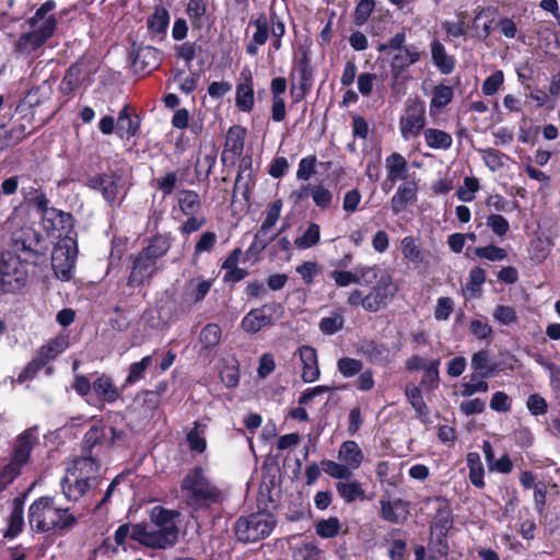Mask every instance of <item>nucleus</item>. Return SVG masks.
<instances>
[{
    "mask_svg": "<svg viewBox=\"0 0 560 560\" xmlns=\"http://www.w3.org/2000/svg\"><path fill=\"white\" fill-rule=\"evenodd\" d=\"M324 555L323 550L312 541L303 542L300 547H295L292 552L293 560H315Z\"/></svg>",
    "mask_w": 560,
    "mask_h": 560,
    "instance_id": "nucleus-64",
    "label": "nucleus"
},
{
    "mask_svg": "<svg viewBox=\"0 0 560 560\" xmlns=\"http://www.w3.org/2000/svg\"><path fill=\"white\" fill-rule=\"evenodd\" d=\"M84 185L89 189L100 192L108 206H120L124 198L119 197L122 189V178L116 171L90 175L86 177Z\"/></svg>",
    "mask_w": 560,
    "mask_h": 560,
    "instance_id": "nucleus-9",
    "label": "nucleus"
},
{
    "mask_svg": "<svg viewBox=\"0 0 560 560\" xmlns=\"http://www.w3.org/2000/svg\"><path fill=\"white\" fill-rule=\"evenodd\" d=\"M401 254L405 259L412 264H421L424 260L422 248L416 243L413 236H405L401 240Z\"/></svg>",
    "mask_w": 560,
    "mask_h": 560,
    "instance_id": "nucleus-54",
    "label": "nucleus"
},
{
    "mask_svg": "<svg viewBox=\"0 0 560 560\" xmlns=\"http://www.w3.org/2000/svg\"><path fill=\"white\" fill-rule=\"evenodd\" d=\"M130 273L127 278V287L141 288L149 284L152 278L162 269L161 264L142 254L140 250L130 255Z\"/></svg>",
    "mask_w": 560,
    "mask_h": 560,
    "instance_id": "nucleus-14",
    "label": "nucleus"
},
{
    "mask_svg": "<svg viewBox=\"0 0 560 560\" xmlns=\"http://www.w3.org/2000/svg\"><path fill=\"white\" fill-rule=\"evenodd\" d=\"M173 241L174 238L171 232H156L147 240V245L142 247L140 252L148 256L150 259H153L154 261L160 264L163 257L171 249Z\"/></svg>",
    "mask_w": 560,
    "mask_h": 560,
    "instance_id": "nucleus-23",
    "label": "nucleus"
},
{
    "mask_svg": "<svg viewBox=\"0 0 560 560\" xmlns=\"http://www.w3.org/2000/svg\"><path fill=\"white\" fill-rule=\"evenodd\" d=\"M433 501L438 502L439 505L431 523V530L436 534L438 540L442 541L446 539L450 529L453 527V510L448 500L443 497H434Z\"/></svg>",
    "mask_w": 560,
    "mask_h": 560,
    "instance_id": "nucleus-17",
    "label": "nucleus"
},
{
    "mask_svg": "<svg viewBox=\"0 0 560 560\" xmlns=\"http://www.w3.org/2000/svg\"><path fill=\"white\" fill-rule=\"evenodd\" d=\"M222 329L217 323H209L199 332V341L206 350L214 349L221 341Z\"/></svg>",
    "mask_w": 560,
    "mask_h": 560,
    "instance_id": "nucleus-50",
    "label": "nucleus"
},
{
    "mask_svg": "<svg viewBox=\"0 0 560 560\" xmlns=\"http://www.w3.org/2000/svg\"><path fill=\"white\" fill-rule=\"evenodd\" d=\"M345 324V318L341 313L332 312L329 316L323 317L319 320V329L324 335L331 336L341 330Z\"/></svg>",
    "mask_w": 560,
    "mask_h": 560,
    "instance_id": "nucleus-63",
    "label": "nucleus"
},
{
    "mask_svg": "<svg viewBox=\"0 0 560 560\" xmlns=\"http://www.w3.org/2000/svg\"><path fill=\"white\" fill-rule=\"evenodd\" d=\"M148 28L156 34H165L170 24V13L163 5H158L148 18Z\"/></svg>",
    "mask_w": 560,
    "mask_h": 560,
    "instance_id": "nucleus-52",
    "label": "nucleus"
},
{
    "mask_svg": "<svg viewBox=\"0 0 560 560\" xmlns=\"http://www.w3.org/2000/svg\"><path fill=\"white\" fill-rule=\"evenodd\" d=\"M338 459L350 467V469L357 470L363 463L364 454L359 444L353 440H347L341 443L338 451Z\"/></svg>",
    "mask_w": 560,
    "mask_h": 560,
    "instance_id": "nucleus-35",
    "label": "nucleus"
},
{
    "mask_svg": "<svg viewBox=\"0 0 560 560\" xmlns=\"http://www.w3.org/2000/svg\"><path fill=\"white\" fill-rule=\"evenodd\" d=\"M180 512L155 505L150 510V522H141L135 525L132 540L152 550H165L174 547L178 541L179 529L176 525Z\"/></svg>",
    "mask_w": 560,
    "mask_h": 560,
    "instance_id": "nucleus-1",
    "label": "nucleus"
},
{
    "mask_svg": "<svg viewBox=\"0 0 560 560\" xmlns=\"http://www.w3.org/2000/svg\"><path fill=\"white\" fill-rule=\"evenodd\" d=\"M408 508H409V502L404 499H400V498H397L393 501L386 500V499H381L380 500V517L383 521L388 522L390 524H399L404 520H406V516H404L401 518L396 510L402 509L407 514Z\"/></svg>",
    "mask_w": 560,
    "mask_h": 560,
    "instance_id": "nucleus-37",
    "label": "nucleus"
},
{
    "mask_svg": "<svg viewBox=\"0 0 560 560\" xmlns=\"http://www.w3.org/2000/svg\"><path fill=\"white\" fill-rule=\"evenodd\" d=\"M3 252L19 256L25 265L35 268L47 262L49 243L37 230L32 226H22L12 233L9 247Z\"/></svg>",
    "mask_w": 560,
    "mask_h": 560,
    "instance_id": "nucleus-4",
    "label": "nucleus"
},
{
    "mask_svg": "<svg viewBox=\"0 0 560 560\" xmlns=\"http://www.w3.org/2000/svg\"><path fill=\"white\" fill-rule=\"evenodd\" d=\"M255 104V92L253 86V78L249 74L245 78V82L236 85L235 106L238 110L250 113Z\"/></svg>",
    "mask_w": 560,
    "mask_h": 560,
    "instance_id": "nucleus-39",
    "label": "nucleus"
},
{
    "mask_svg": "<svg viewBox=\"0 0 560 560\" xmlns=\"http://www.w3.org/2000/svg\"><path fill=\"white\" fill-rule=\"evenodd\" d=\"M186 14L194 31H201L211 24L209 0H188Z\"/></svg>",
    "mask_w": 560,
    "mask_h": 560,
    "instance_id": "nucleus-25",
    "label": "nucleus"
},
{
    "mask_svg": "<svg viewBox=\"0 0 560 560\" xmlns=\"http://www.w3.org/2000/svg\"><path fill=\"white\" fill-rule=\"evenodd\" d=\"M360 352L365 359L375 365L387 366L393 362V353L389 347L374 339H364L360 346Z\"/></svg>",
    "mask_w": 560,
    "mask_h": 560,
    "instance_id": "nucleus-20",
    "label": "nucleus"
},
{
    "mask_svg": "<svg viewBox=\"0 0 560 560\" xmlns=\"http://www.w3.org/2000/svg\"><path fill=\"white\" fill-rule=\"evenodd\" d=\"M114 385L113 378L101 374L93 381V392L102 402L114 404L121 397V390Z\"/></svg>",
    "mask_w": 560,
    "mask_h": 560,
    "instance_id": "nucleus-30",
    "label": "nucleus"
},
{
    "mask_svg": "<svg viewBox=\"0 0 560 560\" xmlns=\"http://www.w3.org/2000/svg\"><path fill=\"white\" fill-rule=\"evenodd\" d=\"M31 135L32 131L27 130V126L24 122H15L9 129L4 125H0V142L3 144L2 148L15 147Z\"/></svg>",
    "mask_w": 560,
    "mask_h": 560,
    "instance_id": "nucleus-36",
    "label": "nucleus"
},
{
    "mask_svg": "<svg viewBox=\"0 0 560 560\" xmlns=\"http://www.w3.org/2000/svg\"><path fill=\"white\" fill-rule=\"evenodd\" d=\"M320 241V228L317 223H310L303 235L296 237L294 244L300 249H307L316 246Z\"/></svg>",
    "mask_w": 560,
    "mask_h": 560,
    "instance_id": "nucleus-56",
    "label": "nucleus"
},
{
    "mask_svg": "<svg viewBox=\"0 0 560 560\" xmlns=\"http://www.w3.org/2000/svg\"><path fill=\"white\" fill-rule=\"evenodd\" d=\"M395 464L388 460H380L375 466L376 479L382 485H387L390 488H397L401 481L399 474H394Z\"/></svg>",
    "mask_w": 560,
    "mask_h": 560,
    "instance_id": "nucleus-49",
    "label": "nucleus"
},
{
    "mask_svg": "<svg viewBox=\"0 0 560 560\" xmlns=\"http://www.w3.org/2000/svg\"><path fill=\"white\" fill-rule=\"evenodd\" d=\"M37 441L38 439L33 428L26 429L18 435L11 459L2 470L3 478H5L8 482L13 481L21 474L22 468L28 463Z\"/></svg>",
    "mask_w": 560,
    "mask_h": 560,
    "instance_id": "nucleus-8",
    "label": "nucleus"
},
{
    "mask_svg": "<svg viewBox=\"0 0 560 560\" xmlns=\"http://www.w3.org/2000/svg\"><path fill=\"white\" fill-rule=\"evenodd\" d=\"M132 67L137 72L150 73L160 66V50L152 46H140L132 49Z\"/></svg>",
    "mask_w": 560,
    "mask_h": 560,
    "instance_id": "nucleus-22",
    "label": "nucleus"
},
{
    "mask_svg": "<svg viewBox=\"0 0 560 560\" xmlns=\"http://www.w3.org/2000/svg\"><path fill=\"white\" fill-rule=\"evenodd\" d=\"M299 355L302 362V380L305 383H313L317 381L320 375V371L318 368L316 349L311 346H302L299 348Z\"/></svg>",
    "mask_w": 560,
    "mask_h": 560,
    "instance_id": "nucleus-28",
    "label": "nucleus"
},
{
    "mask_svg": "<svg viewBox=\"0 0 560 560\" xmlns=\"http://www.w3.org/2000/svg\"><path fill=\"white\" fill-rule=\"evenodd\" d=\"M425 105L419 97L408 98L405 105V114L399 119L401 137L409 140L418 137L425 128Z\"/></svg>",
    "mask_w": 560,
    "mask_h": 560,
    "instance_id": "nucleus-10",
    "label": "nucleus"
},
{
    "mask_svg": "<svg viewBox=\"0 0 560 560\" xmlns=\"http://www.w3.org/2000/svg\"><path fill=\"white\" fill-rule=\"evenodd\" d=\"M320 465H322L323 470L328 476H330L335 479H339V480L349 479L353 474V471L350 469V467L347 466L346 464H343L342 462L337 463V462L330 460V459H323Z\"/></svg>",
    "mask_w": 560,
    "mask_h": 560,
    "instance_id": "nucleus-60",
    "label": "nucleus"
},
{
    "mask_svg": "<svg viewBox=\"0 0 560 560\" xmlns=\"http://www.w3.org/2000/svg\"><path fill=\"white\" fill-rule=\"evenodd\" d=\"M454 97V90L450 85L443 83L433 88L432 98L430 102L431 109H442L447 106Z\"/></svg>",
    "mask_w": 560,
    "mask_h": 560,
    "instance_id": "nucleus-53",
    "label": "nucleus"
},
{
    "mask_svg": "<svg viewBox=\"0 0 560 560\" xmlns=\"http://www.w3.org/2000/svg\"><path fill=\"white\" fill-rule=\"evenodd\" d=\"M398 285L395 283L393 276L388 271L381 273L376 283L366 294V305L371 313L387 307L398 292Z\"/></svg>",
    "mask_w": 560,
    "mask_h": 560,
    "instance_id": "nucleus-13",
    "label": "nucleus"
},
{
    "mask_svg": "<svg viewBox=\"0 0 560 560\" xmlns=\"http://www.w3.org/2000/svg\"><path fill=\"white\" fill-rule=\"evenodd\" d=\"M270 32L272 35L271 46L278 51L282 47V37L285 34V24L282 19L276 13V11L270 8Z\"/></svg>",
    "mask_w": 560,
    "mask_h": 560,
    "instance_id": "nucleus-58",
    "label": "nucleus"
},
{
    "mask_svg": "<svg viewBox=\"0 0 560 560\" xmlns=\"http://www.w3.org/2000/svg\"><path fill=\"white\" fill-rule=\"evenodd\" d=\"M389 180H405L408 177L409 166L407 160L398 152H393L385 160Z\"/></svg>",
    "mask_w": 560,
    "mask_h": 560,
    "instance_id": "nucleus-42",
    "label": "nucleus"
},
{
    "mask_svg": "<svg viewBox=\"0 0 560 560\" xmlns=\"http://www.w3.org/2000/svg\"><path fill=\"white\" fill-rule=\"evenodd\" d=\"M141 128V117L137 114L135 107L129 104L118 113L116 122V133L122 140H130L133 137L139 136Z\"/></svg>",
    "mask_w": 560,
    "mask_h": 560,
    "instance_id": "nucleus-19",
    "label": "nucleus"
},
{
    "mask_svg": "<svg viewBox=\"0 0 560 560\" xmlns=\"http://www.w3.org/2000/svg\"><path fill=\"white\" fill-rule=\"evenodd\" d=\"M423 137L427 145L434 150H448L453 144L451 133L441 129L427 128L423 130Z\"/></svg>",
    "mask_w": 560,
    "mask_h": 560,
    "instance_id": "nucleus-46",
    "label": "nucleus"
},
{
    "mask_svg": "<svg viewBox=\"0 0 560 560\" xmlns=\"http://www.w3.org/2000/svg\"><path fill=\"white\" fill-rule=\"evenodd\" d=\"M57 24V18L54 14L48 15L38 26L32 27L33 31L20 36L16 42V50L27 55L36 51L54 35Z\"/></svg>",
    "mask_w": 560,
    "mask_h": 560,
    "instance_id": "nucleus-12",
    "label": "nucleus"
},
{
    "mask_svg": "<svg viewBox=\"0 0 560 560\" xmlns=\"http://www.w3.org/2000/svg\"><path fill=\"white\" fill-rule=\"evenodd\" d=\"M183 176V174L180 175ZM155 188L162 192L163 197L171 196L177 188L178 183H183V178L178 176L177 172L170 171L164 175L154 179Z\"/></svg>",
    "mask_w": 560,
    "mask_h": 560,
    "instance_id": "nucleus-55",
    "label": "nucleus"
},
{
    "mask_svg": "<svg viewBox=\"0 0 560 560\" xmlns=\"http://www.w3.org/2000/svg\"><path fill=\"white\" fill-rule=\"evenodd\" d=\"M68 348V341L63 336H57L50 339L46 345L39 347L36 351L35 359L45 368L50 361L55 360L58 354Z\"/></svg>",
    "mask_w": 560,
    "mask_h": 560,
    "instance_id": "nucleus-34",
    "label": "nucleus"
},
{
    "mask_svg": "<svg viewBox=\"0 0 560 560\" xmlns=\"http://www.w3.org/2000/svg\"><path fill=\"white\" fill-rule=\"evenodd\" d=\"M277 525L276 516L267 511H259L240 516L233 527L235 537L243 544L257 542L267 538Z\"/></svg>",
    "mask_w": 560,
    "mask_h": 560,
    "instance_id": "nucleus-7",
    "label": "nucleus"
},
{
    "mask_svg": "<svg viewBox=\"0 0 560 560\" xmlns=\"http://www.w3.org/2000/svg\"><path fill=\"white\" fill-rule=\"evenodd\" d=\"M105 439V427L103 424H93L83 435L82 454L93 455L95 446Z\"/></svg>",
    "mask_w": 560,
    "mask_h": 560,
    "instance_id": "nucleus-51",
    "label": "nucleus"
},
{
    "mask_svg": "<svg viewBox=\"0 0 560 560\" xmlns=\"http://www.w3.org/2000/svg\"><path fill=\"white\" fill-rule=\"evenodd\" d=\"M30 265L21 261L19 256L9 252H0V292L3 294L22 293L28 283L32 272Z\"/></svg>",
    "mask_w": 560,
    "mask_h": 560,
    "instance_id": "nucleus-6",
    "label": "nucleus"
},
{
    "mask_svg": "<svg viewBox=\"0 0 560 560\" xmlns=\"http://www.w3.org/2000/svg\"><path fill=\"white\" fill-rule=\"evenodd\" d=\"M267 305L250 310L242 319L241 328L247 334H257L273 325L271 315L266 314Z\"/></svg>",
    "mask_w": 560,
    "mask_h": 560,
    "instance_id": "nucleus-26",
    "label": "nucleus"
},
{
    "mask_svg": "<svg viewBox=\"0 0 560 560\" xmlns=\"http://www.w3.org/2000/svg\"><path fill=\"white\" fill-rule=\"evenodd\" d=\"M336 490L346 503H352L358 500L363 501L365 499V491L358 480L338 481L336 483Z\"/></svg>",
    "mask_w": 560,
    "mask_h": 560,
    "instance_id": "nucleus-45",
    "label": "nucleus"
},
{
    "mask_svg": "<svg viewBox=\"0 0 560 560\" xmlns=\"http://www.w3.org/2000/svg\"><path fill=\"white\" fill-rule=\"evenodd\" d=\"M268 233H269L268 231H262L261 228L258 229V231L254 235V240H253L252 244L244 253L245 261L253 259L256 262V261L260 260V256H261L262 252L276 238V235L268 236Z\"/></svg>",
    "mask_w": 560,
    "mask_h": 560,
    "instance_id": "nucleus-41",
    "label": "nucleus"
},
{
    "mask_svg": "<svg viewBox=\"0 0 560 560\" xmlns=\"http://www.w3.org/2000/svg\"><path fill=\"white\" fill-rule=\"evenodd\" d=\"M341 524L338 517L331 516L327 520H320L315 525L316 534L322 538H335L338 536Z\"/></svg>",
    "mask_w": 560,
    "mask_h": 560,
    "instance_id": "nucleus-62",
    "label": "nucleus"
},
{
    "mask_svg": "<svg viewBox=\"0 0 560 560\" xmlns=\"http://www.w3.org/2000/svg\"><path fill=\"white\" fill-rule=\"evenodd\" d=\"M304 190H310V196L313 199L314 205L320 211H327L334 203V194L326 188L323 184L317 185H304Z\"/></svg>",
    "mask_w": 560,
    "mask_h": 560,
    "instance_id": "nucleus-47",
    "label": "nucleus"
},
{
    "mask_svg": "<svg viewBox=\"0 0 560 560\" xmlns=\"http://www.w3.org/2000/svg\"><path fill=\"white\" fill-rule=\"evenodd\" d=\"M89 74L90 72L86 69L84 61H77L72 63L66 70V73L59 84L60 93L68 98H72L75 92L83 85Z\"/></svg>",
    "mask_w": 560,
    "mask_h": 560,
    "instance_id": "nucleus-18",
    "label": "nucleus"
},
{
    "mask_svg": "<svg viewBox=\"0 0 560 560\" xmlns=\"http://www.w3.org/2000/svg\"><path fill=\"white\" fill-rule=\"evenodd\" d=\"M77 241L71 236L62 237L51 250V267L63 280H69L77 260Z\"/></svg>",
    "mask_w": 560,
    "mask_h": 560,
    "instance_id": "nucleus-11",
    "label": "nucleus"
},
{
    "mask_svg": "<svg viewBox=\"0 0 560 560\" xmlns=\"http://www.w3.org/2000/svg\"><path fill=\"white\" fill-rule=\"evenodd\" d=\"M430 50L432 62L442 74H451L455 70L454 56L446 52L444 45L438 38L430 43Z\"/></svg>",
    "mask_w": 560,
    "mask_h": 560,
    "instance_id": "nucleus-32",
    "label": "nucleus"
},
{
    "mask_svg": "<svg viewBox=\"0 0 560 560\" xmlns=\"http://www.w3.org/2000/svg\"><path fill=\"white\" fill-rule=\"evenodd\" d=\"M27 518L30 528L37 534L61 535L78 523L70 509L57 506L51 495L35 499L28 508Z\"/></svg>",
    "mask_w": 560,
    "mask_h": 560,
    "instance_id": "nucleus-2",
    "label": "nucleus"
},
{
    "mask_svg": "<svg viewBox=\"0 0 560 560\" xmlns=\"http://www.w3.org/2000/svg\"><path fill=\"white\" fill-rule=\"evenodd\" d=\"M158 350H155L153 354L144 355L140 361L133 362L129 365L122 388L135 385L144 378L145 371L152 365L153 355Z\"/></svg>",
    "mask_w": 560,
    "mask_h": 560,
    "instance_id": "nucleus-43",
    "label": "nucleus"
},
{
    "mask_svg": "<svg viewBox=\"0 0 560 560\" xmlns=\"http://www.w3.org/2000/svg\"><path fill=\"white\" fill-rule=\"evenodd\" d=\"M180 489L186 495L187 505L194 512H206L213 505H220L224 495L222 490L205 476L202 467L190 469L180 482Z\"/></svg>",
    "mask_w": 560,
    "mask_h": 560,
    "instance_id": "nucleus-3",
    "label": "nucleus"
},
{
    "mask_svg": "<svg viewBox=\"0 0 560 560\" xmlns=\"http://www.w3.org/2000/svg\"><path fill=\"white\" fill-rule=\"evenodd\" d=\"M176 198L183 214H196L201 208L200 196L195 190L183 189L177 192Z\"/></svg>",
    "mask_w": 560,
    "mask_h": 560,
    "instance_id": "nucleus-48",
    "label": "nucleus"
},
{
    "mask_svg": "<svg viewBox=\"0 0 560 560\" xmlns=\"http://www.w3.org/2000/svg\"><path fill=\"white\" fill-rule=\"evenodd\" d=\"M377 50L380 52H385L387 50L397 51L390 60V77L394 88V84L401 78V75L413 65L419 62L424 52L420 49L417 44H406V32L401 30L397 32L394 36L388 38L387 42L381 43L377 46Z\"/></svg>",
    "mask_w": 560,
    "mask_h": 560,
    "instance_id": "nucleus-5",
    "label": "nucleus"
},
{
    "mask_svg": "<svg viewBox=\"0 0 560 560\" xmlns=\"http://www.w3.org/2000/svg\"><path fill=\"white\" fill-rule=\"evenodd\" d=\"M247 130L241 125H232L226 132L224 150L221 154V161L226 163V153L231 152L233 156H241L244 151Z\"/></svg>",
    "mask_w": 560,
    "mask_h": 560,
    "instance_id": "nucleus-27",
    "label": "nucleus"
},
{
    "mask_svg": "<svg viewBox=\"0 0 560 560\" xmlns=\"http://www.w3.org/2000/svg\"><path fill=\"white\" fill-rule=\"evenodd\" d=\"M470 365L472 373L469 375L470 381L478 378H490L499 373L497 362H492L489 358L488 350H479L471 355Z\"/></svg>",
    "mask_w": 560,
    "mask_h": 560,
    "instance_id": "nucleus-24",
    "label": "nucleus"
},
{
    "mask_svg": "<svg viewBox=\"0 0 560 560\" xmlns=\"http://www.w3.org/2000/svg\"><path fill=\"white\" fill-rule=\"evenodd\" d=\"M390 538L388 558L390 560H408L409 551L407 544V532L401 528H392L387 532L386 540Z\"/></svg>",
    "mask_w": 560,
    "mask_h": 560,
    "instance_id": "nucleus-31",
    "label": "nucleus"
},
{
    "mask_svg": "<svg viewBox=\"0 0 560 560\" xmlns=\"http://www.w3.org/2000/svg\"><path fill=\"white\" fill-rule=\"evenodd\" d=\"M43 229L47 234L58 233V237L70 236L74 228V218L70 212L51 207L42 217Z\"/></svg>",
    "mask_w": 560,
    "mask_h": 560,
    "instance_id": "nucleus-15",
    "label": "nucleus"
},
{
    "mask_svg": "<svg viewBox=\"0 0 560 560\" xmlns=\"http://www.w3.org/2000/svg\"><path fill=\"white\" fill-rule=\"evenodd\" d=\"M218 243L215 232L206 231L201 233L194 246L192 258L196 260L205 253H211Z\"/></svg>",
    "mask_w": 560,
    "mask_h": 560,
    "instance_id": "nucleus-57",
    "label": "nucleus"
},
{
    "mask_svg": "<svg viewBox=\"0 0 560 560\" xmlns=\"http://www.w3.org/2000/svg\"><path fill=\"white\" fill-rule=\"evenodd\" d=\"M72 479L68 476L63 477L60 481V486L62 489V493L69 501L77 502L81 498H83L92 488L96 487V485L91 481L78 477L71 476Z\"/></svg>",
    "mask_w": 560,
    "mask_h": 560,
    "instance_id": "nucleus-29",
    "label": "nucleus"
},
{
    "mask_svg": "<svg viewBox=\"0 0 560 560\" xmlns=\"http://www.w3.org/2000/svg\"><path fill=\"white\" fill-rule=\"evenodd\" d=\"M375 0H358L352 21L355 26H363L375 10Z\"/></svg>",
    "mask_w": 560,
    "mask_h": 560,
    "instance_id": "nucleus-59",
    "label": "nucleus"
},
{
    "mask_svg": "<svg viewBox=\"0 0 560 560\" xmlns=\"http://www.w3.org/2000/svg\"><path fill=\"white\" fill-rule=\"evenodd\" d=\"M441 360L434 359L431 360L428 364L424 365L423 370V376L421 380V386L425 387L427 389H434L439 386L440 382V366Z\"/></svg>",
    "mask_w": 560,
    "mask_h": 560,
    "instance_id": "nucleus-61",
    "label": "nucleus"
},
{
    "mask_svg": "<svg viewBox=\"0 0 560 560\" xmlns=\"http://www.w3.org/2000/svg\"><path fill=\"white\" fill-rule=\"evenodd\" d=\"M24 499L15 497L12 500L11 513L8 517V527L4 532L5 538H15L20 535L24 527Z\"/></svg>",
    "mask_w": 560,
    "mask_h": 560,
    "instance_id": "nucleus-33",
    "label": "nucleus"
},
{
    "mask_svg": "<svg viewBox=\"0 0 560 560\" xmlns=\"http://www.w3.org/2000/svg\"><path fill=\"white\" fill-rule=\"evenodd\" d=\"M214 279H203L202 277L191 279L185 287L187 300L191 304H198L202 302L209 294Z\"/></svg>",
    "mask_w": 560,
    "mask_h": 560,
    "instance_id": "nucleus-40",
    "label": "nucleus"
},
{
    "mask_svg": "<svg viewBox=\"0 0 560 560\" xmlns=\"http://www.w3.org/2000/svg\"><path fill=\"white\" fill-rule=\"evenodd\" d=\"M417 186L415 183L402 184L390 199V209L393 214L401 213L408 203L416 201Z\"/></svg>",
    "mask_w": 560,
    "mask_h": 560,
    "instance_id": "nucleus-38",
    "label": "nucleus"
},
{
    "mask_svg": "<svg viewBox=\"0 0 560 560\" xmlns=\"http://www.w3.org/2000/svg\"><path fill=\"white\" fill-rule=\"evenodd\" d=\"M238 171L234 183V191L242 189L243 197L248 200L252 189L256 185V178L253 172V158L250 154L240 156Z\"/></svg>",
    "mask_w": 560,
    "mask_h": 560,
    "instance_id": "nucleus-21",
    "label": "nucleus"
},
{
    "mask_svg": "<svg viewBox=\"0 0 560 560\" xmlns=\"http://www.w3.org/2000/svg\"><path fill=\"white\" fill-rule=\"evenodd\" d=\"M295 72L299 74V79L313 81L311 56L308 49L305 47H301L298 55L293 58V67L290 73L291 79Z\"/></svg>",
    "mask_w": 560,
    "mask_h": 560,
    "instance_id": "nucleus-44",
    "label": "nucleus"
},
{
    "mask_svg": "<svg viewBox=\"0 0 560 560\" xmlns=\"http://www.w3.org/2000/svg\"><path fill=\"white\" fill-rule=\"evenodd\" d=\"M101 460L93 455L81 454L72 460V464L67 468L70 476L82 477L94 485L100 483Z\"/></svg>",
    "mask_w": 560,
    "mask_h": 560,
    "instance_id": "nucleus-16",
    "label": "nucleus"
}]
</instances>
